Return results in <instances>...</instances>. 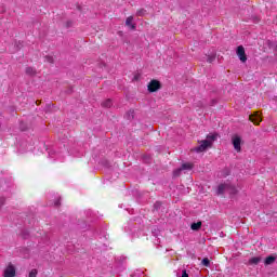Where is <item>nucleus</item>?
<instances>
[{
    "mask_svg": "<svg viewBox=\"0 0 277 277\" xmlns=\"http://www.w3.org/2000/svg\"><path fill=\"white\" fill-rule=\"evenodd\" d=\"M49 155H51V151H49Z\"/></svg>",
    "mask_w": 277,
    "mask_h": 277,
    "instance_id": "obj_29",
    "label": "nucleus"
},
{
    "mask_svg": "<svg viewBox=\"0 0 277 277\" xmlns=\"http://www.w3.org/2000/svg\"><path fill=\"white\" fill-rule=\"evenodd\" d=\"M232 144L237 153H241V136L234 135L232 137Z\"/></svg>",
    "mask_w": 277,
    "mask_h": 277,
    "instance_id": "obj_2",
    "label": "nucleus"
},
{
    "mask_svg": "<svg viewBox=\"0 0 277 277\" xmlns=\"http://www.w3.org/2000/svg\"><path fill=\"white\" fill-rule=\"evenodd\" d=\"M160 205H161L160 202H156V203H155V209H158V207H159Z\"/></svg>",
    "mask_w": 277,
    "mask_h": 277,
    "instance_id": "obj_26",
    "label": "nucleus"
},
{
    "mask_svg": "<svg viewBox=\"0 0 277 277\" xmlns=\"http://www.w3.org/2000/svg\"><path fill=\"white\" fill-rule=\"evenodd\" d=\"M275 262H276V256L269 255L265 259L264 265H274Z\"/></svg>",
    "mask_w": 277,
    "mask_h": 277,
    "instance_id": "obj_9",
    "label": "nucleus"
},
{
    "mask_svg": "<svg viewBox=\"0 0 277 277\" xmlns=\"http://www.w3.org/2000/svg\"><path fill=\"white\" fill-rule=\"evenodd\" d=\"M127 27H130V29H135V24H133V16H129L126 19Z\"/></svg>",
    "mask_w": 277,
    "mask_h": 277,
    "instance_id": "obj_10",
    "label": "nucleus"
},
{
    "mask_svg": "<svg viewBox=\"0 0 277 277\" xmlns=\"http://www.w3.org/2000/svg\"><path fill=\"white\" fill-rule=\"evenodd\" d=\"M111 105H114V103L111 102V100H106L102 103V107H106L109 108L111 107Z\"/></svg>",
    "mask_w": 277,
    "mask_h": 277,
    "instance_id": "obj_16",
    "label": "nucleus"
},
{
    "mask_svg": "<svg viewBox=\"0 0 277 277\" xmlns=\"http://www.w3.org/2000/svg\"><path fill=\"white\" fill-rule=\"evenodd\" d=\"M36 276H38V271L32 269V271L29 273V277H36Z\"/></svg>",
    "mask_w": 277,
    "mask_h": 277,
    "instance_id": "obj_21",
    "label": "nucleus"
},
{
    "mask_svg": "<svg viewBox=\"0 0 277 277\" xmlns=\"http://www.w3.org/2000/svg\"><path fill=\"white\" fill-rule=\"evenodd\" d=\"M5 205V198L1 197L0 198V209Z\"/></svg>",
    "mask_w": 277,
    "mask_h": 277,
    "instance_id": "obj_24",
    "label": "nucleus"
},
{
    "mask_svg": "<svg viewBox=\"0 0 277 277\" xmlns=\"http://www.w3.org/2000/svg\"><path fill=\"white\" fill-rule=\"evenodd\" d=\"M181 172H183V169H176L174 172H173V174H174V176H180L181 175Z\"/></svg>",
    "mask_w": 277,
    "mask_h": 277,
    "instance_id": "obj_20",
    "label": "nucleus"
},
{
    "mask_svg": "<svg viewBox=\"0 0 277 277\" xmlns=\"http://www.w3.org/2000/svg\"><path fill=\"white\" fill-rule=\"evenodd\" d=\"M227 194H229V196H237V194H239V190L237 189V187H235V185L227 183Z\"/></svg>",
    "mask_w": 277,
    "mask_h": 277,
    "instance_id": "obj_7",
    "label": "nucleus"
},
{
    "mask_svg": "<svg viewBox=\"0 0 277 277\" xmlns=\"http://www.w3.org/2000/svg\"><path fill=\"white\" fill-rule=\"evenodd\" d=\"M236 53L240 60L245 64V62H248V56L246 55V49L243 45H239L236 50Z\"/></svg>",
    "mask_w": 277,
    "mask_h": 277,
    "instance_id": "obj_3",
    "label": "nucleus"
},
{
    "mask_svg": "<svg viewBox=\"0 0 277 277\" xmlns=\"http://www.w3.org/2000/svg\"><path fill=\"white\" fill-rule=\"evenodd\" d=\"M249 120L253 122V124H261V115L259 113H255L254 115L249 116Z\"/></svg>",
    "mask_w": 277,
    "mask_h": 277,
    "instance_id": "obj_8",
    "label": "nucleus"
},
{
    "mask_svg": "<svg viewBox=\"0 0 277 277\" xmlns=\"http://www.w3.org/2000/svg\"><path fill=\"white\" fill-rule=\"evenodd\" d=\"M260 263H261V258L260 256L251 258L249 260V265H259Z\"/></svg>",
    "mask_w": 277,
    "mask_h": 277,
    "instance_id": "obj_11",
    "label": "nucleus"
},
{
    "mask_svg": "<svg viewBox=\"0 0 277 277\" xmlns=\"http://www.w3.org/2000/svg\"><path fill=\"white\" fill-rule=\"evenodd\" d=\"M254 23H259V19H258V17H255V19H254Z\"/></svg>",
    "mask_w": 277,
    "mask_h": 277,
    "instance_id": "obj_28",
    "label": "nucleus"
},
{
    "mask_svg": "<svg viewBox=\"0 0 277 277\" xmlns=\"http://www.w3.org/2000/svg\"><path fill=\"white\" fill-rule=\"evenodd\" d=\"M190 228L192 230H200V228H202V222L193 223Z\"/></svg>",
    "mask_w": 277,
    "mask_h": 277,
    "instance_id": "obj_12",
    "label": "nucleus"
},
{
    "mask_svg": "<svg viewBox=\"0 0 277 277\" xmlns=\"http://www.w3.org/2000/svg\"><path fill=\"white\" fill-rule=\"evenodd\" d=\"M201 265H203V267H211V261L209 260V258H205L201 261Z\"/></svg>",
    "mask_w": 277,
    "mask_h": 277,
    "instance_id": "obj_14",
    "label": "nucleus"
},
{
    "mask_svg": "<svg viewBox=\"0 0 277 277\" xmlns=\"http://www.w3.org/2000/svg\"><path fill=\"white\" fill-rule=\"evenodd\" d=\"M128 116V120H133V118L135 117V110H129L127 113Z\"/></svg>",
    "mask_w": 277,
    "mask_h": 277,
    "instance_id": "obj_18",
    "label": "nucleus"
},
{
    "mask_svg": "<svg viewBox=\"0 0 277 277\" xmlns=\"http://www.w3.org/2000/svg\"><path fill=\"white\" fill-rule=\"evenodd\" d=\"M16 276V268L14 265L9 264V266L4 269V277H14Z\"/></svg>",
    "mask_w": 277,
    "mask_h": 277,
    "instance_id": "obj_5",
    "label": "nucleus"
},
{
    "mask_svg": "<svg viewBox=\"0 0 277 277\" xmlns=\"http://www.w3.org/2000/svg\"><path fill=\"white\" fill-rule=\"evenodd\" d=\"M144 14H146V10H144V9H141V10H138V11L136 12V15H137V16H144Z\"/></svg>",
    "mask_w": 277,
    "mask_h": 277,
    "instance_id": "obj_19",
    "label": "nucleus"
},
{
    "mask_svg": "<svg viewBox=\"0 0 277 277\" xmlns=\"http://www.w3.org/2000/svg\"><path fill=\"white\" fill-rule=\"evenodd\" d=\"M177 277H189V274H187V271H186V269H183V271H182V276H181V275H177Z\"/></svg>",
    "mask_w": 277,
    "mask_h": 277,
    "instance_id": "obj_22",
    "label": "nucleus"
},
{
    "mask_svg": "<svg viewBox=\"0 0 277 277\" xmlns=\"http://www.w3.org/2000/svg\"><path fill=\"white\" fill-rule=\"evenodd\" d=\"M140 79L138 76H134V80L137 81Z\"/></svg>",
    "mask_w": 277,
    "mask_h": 277,
    "instance_id": "obj_27",
    "label": "nucleus"
},
{
    "mask_svg": "<svg viewBox=\"0 0 277 277\" xmlns=\"http://www.w3.org/2000/svg\"><path fill=\"white\" fill-rule=\"evenodd\" d=\"M217 140V134H209L206 140L200 141V145L195 147V153H205L207 148H211L213 146V142Z\"/></svg>",
    "mask_w": 277,
    "mask_h": 277,
    "instance_id": "obj_1",
    "label": "nucleus"
},
{
    "mask_svg": "<svg viewBox=\"0 0 277 277\" xmlns=\"http://www.w3.org/2000/svg\"><path fill=\"white\" fill-rule=\"evenodd\" d=\"M148 92H157V90L161 89V82H159L158 80H151L148 85Z\"/></svg>",
    "mask_w": 277,
    "mask_h": 277,
    "instance_id": "obj_4",
    "label": "nucleus"
},
{
    "mask_svg": "<svg viewBox=\"0 0 277 277\" xmlns=\"http://www.w3.org/2000/svg\"><path fill=\"white\" fill-rule=\"evenodd\" d=\"M192 168H194V166L189 162L183 163L181 167L182 170H192Z\"/></svg>",
    "mask_w": 277,
    "mask_h": 277,
    "instance_id": "obj_17",
    "label": "nucleus"
},
{
    "mask_svg": "<svg viewBox=\"0 0 277 277\" xmlns=\"http://www.w3.org/2000/svg\"><path fill=\"white\" fill-rule=\"evenodd\" d=\"M26 75H29L30 77H34V75H36V69L34 67H27L26 68Z\"/></svg>",
    "mask_w": 277,
    "mask_h": 277,
    "instance_id": "obj_13",
    "label": "nucleus"
},
{
    "mask_svg": "<svg viewBox=\"0 0 277 277\" xmlns=\"http://www.w3.org/2000/svg\"><path fill=\"white\" fill-rule=\"evenodd\" d=\"M207 62H209V64H213V62H215V53H211L210 55H208Z\"/></svg>",
    "mask_w": 277,
    "mask_h": 277,
    "instance_id": "obj_15",
    "label": "nucleus"
},
{
    "mask_svg": "<svg viewBox=\"0 0 277 277\" xmlns=\"http://www.w3.org/2000/svg\"><path fill=\"white\" fill-rule=\"evenodd\" d=\"M228 192V183H223L217 186L216 194L217 196H222V194H226Z\"/></svg>",
    "mask_w": 277,
    "mask_h": 277,
    "instance_id": "obj_6",
    "label": "nucleus"
},
{
    "mask_svg": "<svg viewBox=\"0 0 277 277\" xmlns=\"http://www.w3.org/2000/svg\"><path fill=\"white\" fill-rule=\"evenodd\" d=\"M60 205H62V203L60 202V198H58L57 200L54 201V206L60 207Z\"/></svg>",
    "mask_w": 277,
    "mask_h": 277,
    "instance_id": "obj_25",
    "label": "nucleus"
},
{
    "mask_svg": "<svg viewBox=\"0 0 277 277\" xmlns=\"http://www.w3.org/2000/svg\"><path fill=\"white\" fill-rule=\"evenodd\" d=\"M45 62L53 64V56H45Z\"/></svg>",
    "mask_w": 277,
    "mask_h": 277,
    "instance_id": "obj_23",
    "label": "nucleus"
}]
</instances>
